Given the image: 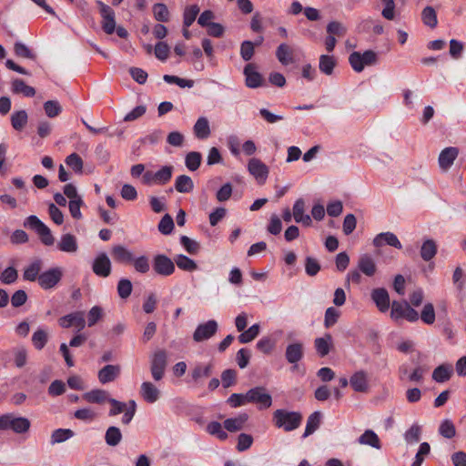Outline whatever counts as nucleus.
<instances>
[{"mask_svg":"<svg viewBox=\"0 0 466 466\" xmlns=\"http://www.w3.org/2000/svg\"><path fill=\"white\" fill-rule=\"evenodd\" d=\"M320 268V264L316 258L312 257H307L305 258V272L308 276H316L319 272Z\"/></svg>","mask_w":466,"mask_h":466,"instance_id":"obj_62","label":"nucleus"},{"mask_svg":"<svg viewBox=\"0 0 466 466\" xmlns=\"http://www.w3.org/2000/svg\"><path fill=\"white\" fill-rule=\"evenodd\" d=\"M256 69L257 66L253 63H248L244 67L246 86L249 88H258L265 84L262 75Z\"/></svg>","mask_w":466,"mask_h":466,"instance_id":"obj_10","label":"nucleus"},{"mask_svg":"<svg viewBox=\"0 0 466 466\" xmlns=\"http://www.w3.org/2000/svg\"><path fill=\"white\" fill-rule=\"evenodd\" d=\"M167 366V354L165 350H156L150 358L152 378L158 381L163 379Z\"/></svg>","mask_w":466,"mask_h":466,"instance_id":"obj_3","label":"nucleus"},{"mask_svg":"<svg viewBox=\"0 0 466 466\" xmlns=\"http://www.w3.org/2000/svg\"><path fill=\"white\" fill-rule=\"evenodd\" d=\"M276 57L283 66H288L294 62L293 49L286 43L280 44L276 49Z\"/></svg>","mask_w":466,"mask_h":466,"instance_id":"obj_26","label":"nucleus"},{"mask_svg":"<svg viewBox=\"0 0 466 466\" xmlns=\"http://www.w3.org/2000/svg\"><path fill=\"white\" fill-rule=\"evenodd\" d=\"M140 395L148 403L156 402L160 397V390L149 381H145L140 386Z\"/></svg>","mask_w":466,"mask_h":466,"instance_id":"obj_18","label":"nucleus"},{"mask_svg":"<svg viewBox=\"0 0 466 466\" xmlns=\"http://www.w3.org/2000/svg\"><path fill=\"white\" fill-rule=\"evenodd\" d=\"M218 329V322L214 319L199 324L193 333V339L196 342L207 340L217 333Z\"/></svg>","mask_w":466,"mask_h":466,"instance_id":"obj_9","label":"nucleus"},{"mask_svg":"<svg viewBox=\"0 0 466 466\" xmlns=\"http://www.w3.org/2000/svg\"><path fill=\"white\" fill-rule=\"evenodd\" d=\"M359 443L362 445H369L377 450L381 448L380 441L372 430H366L364 433L360 436Z\"/></svg>","mask_w":466,"mask_h":466,"instance_id":"obj_34","label":"nucleus"},{"mask_svg":"<svg viewBox=\"0 0 466 466\" xmlns=\"http://www.w3.org/2000/svg\"><path fill=\"white\" fill-rule=\"evenodd\" d=\"M327 33L333 36H343L347 33V27L339 21H331L327 25Z\"/></svg>","mask_w":466,"mask_h":466,"instance_id":"obj_54","label":"nucleus"},{"mask_svg":"<svg viewBox=\"0 0 466 466\" xmlns=\"http://www.w3.org/2000/svg\"><path fill=\"white\" fill-rule=\"evenodd\" d=\"M62 277L63 271L60 268H52L41 273L37 278V282L43 289H50L60 282Z\"/></svg>","mask_w":466,"mask_h":466,"instance_id":"obj_7","label":"nucleus"},{"mask_svg":"<svg viewBox=\"0 0 466 466\" xmlns=\"http://www.w3.org/2000/svg\"><path fill=\"white\" fill-rule=\"evenodd\" d=\"M152 268L157 275L162 277H168L176 270L174 261L164 254H157L153 257Z\"/></svg>","mask_w":466,"mask_h":466,"instance_id":"obj_5","label":"nucleus"},{"mask_svg":"<svg viewBox=\"0 0 466 466\" xmlns=\"http://www.w3.org/2000/svg\"><path fill=\"white\" fill-rule=\"evenodd\" d=\"M202 156L199 152L191 151L185 157V165L189 171H196L200 167Z\"/></svg>","mask_w":466,"mask_h":466,"instance_id":"obj_43","label":"nucleus"},{"mask_svg":"<svg viewBox=\"0 0 466 466\" xmlns=\"http://www.w3.org/2000/svg\"><path fill=\"white\" fill-rule=\"evenodd\" d=\"M303 416L299 411H289L285 409L276 410L272 414V421L275 427L285 431L297 430L302 422Z\"/></svg>","mask_w":466,"mask_h":466,"instance_id":"obj_1","label":"nucleus"},{"mask_svg":"<svg viewBox=\"0 0 466 466\" xmlns=\"http://www.w3.org/2000/svg\"><path fill=\"white\" fill-rule=\"evenodd\" d=\"M173 166H163L160 169L154 173L156 185H166L167 184L173 174Z\"/></svg>","mask_w":466,"mask_h":466,"instance_id":"obj_39","label":"nucleus"},{"mask_svg":"<svg viewBox=\"0 0 466 466\" xmlns=\"http://www.w3.org/2000/svg\"><path fill=\"white\" fill-rule=\"evenodd\" d=\"M453 373V369L451 364H441L436 367L432 372V380L438 383L448 381Z\"/></svg>","mask_w":466,"mask_h":466,"instance_id":"obj_27","label":"nucleus"},{"mask_svg":"<svg viewBox=\"0 0 466 466\" xmlns=\"http://www.w3.org/2000/svg\"><path fill=\"white\" fill-rule=\"evenodd\" d=\"M420 319L427 325H431L435 321V309L432 303H426L420 315Z\"/></svg>","mask_w":466,"mask_h":466,"instance_id":"obj_55","label":"nucleus"},{"mask_svg":"<svg viewBox=\"0 0 466 466\" xmlns=\"http://www.w3.org/2000/svg\"><path fill=\"white\" fill-rule=\"evenodd\" d=\"M359 270L368 277H372L377 271L373 258L369 254H362L358 261Z\"/></svg>","mask_w":466,"mask_h":466,"instance_id":"obj_20","label":"nucleus"},{"mask_svg":"<svg viewBox=\"0 0 466 466\" xmlns=\"http://www.w3.org/2000/svg\"><path fill=\"white\" fill-rule=\"evenodd\" d=\"M153 14L157 21L165 23L169 21V11L163 3H157L153 5Z\"/></svg>","mask_w":466,"mask_h":466,"instance_id":"obj_49","label":"nucleus"},{"mask_svg":"<svg viewBox=\"0 0 466 466\" xmlns=\"http://www.w3.org/2000/svg\"><path fill=\"white\" fill-rule=\"evenodd\" d=\"M194 188V182L187 175H180L176 178L175 189L179 193H189Z\"/></svg>","mask_w":466,"mask_h":466,"instance_id":"obj_37","label":"nucleus"},{"mask_svg":"<svg viewBox=\"0 0 466 466\" xmlns=\"http://www.w3.org/2000/svg\"><path fill=\"white\" fill-rule=\"evenodd\" d=\"M389 245L398 249L402 248V245L397 236L392 232H382L378 234L373 239V245L376 248H380L383 245Z\"/></svg>","mask_w":466,"mask_h":466,"instance_id":"obj_16","label":"nucleus"},{"mask_svg":"<svg viewBox=\"0 0 466 466\" xmlns=\"http://www.w3.org/2000/svg\"><path fill=\"white\" fill-rule=\"evenodd\" d=\"M255 53V44L252 41L245 40L240 45V56L244 61H249Z\"/></svg>","mask_w":466,"mask_h":466,"instance_id":"obj_58","label":"nucleus"},{"mask_svg":"<svg viewBox=\"0 0 466 466\" xmlns=\"http://www.w3.org/2000/svg\"><path fill=\"white\" fill-rule=\"evenodd\" d=\"M47 333L42 329H38L32 336V342L36 350H42L47 343Z\"/></svg>","mask_w":466,"mask_h":466,"instance_id":"obj_57","label":"nucleus"},{"mask_svg":"<svg viewBox=\"0 0 466 466\" xmlns=\"http://www.w3.org/2000/svg\"><path fill=\"white\" fill-rule=\"evenodd\" d=\"M66 164L71 167L76 173L81 174L83 172L84 162L80 156L76 153H72L66 158Z\"/></svg>","mask_w":466,"mask_h":466,"instance_id":"obj_50","label":"nucleus"},{"mask_svg":"<svg viewBox=\"0 0 466 466\" xmlns=\"http://www.w3.org/2000/svg\"><path fill=\"white\" fill-rule=\"evenodd\" d=\"M133 289L132 282L127 279H121L117 283V294L121 299H127Z\"/></svg>","mask_w":466,"mask_h":466,"instance_id":"obj_59","label":"nucleus"},{"mask_svg":"<svg viewBox=\"0 0 466 466\" xmlns=\"http://www.w3.org/2000/svg\"><path fill=\"white\" fill-rule=\"evenodd\" d=\"M14 52L16 56L27 58L31 60L36 59V55L22 42H15L14 45Z\"/></svg>","mask_w":466,"mask_h":466,"instance_id":"obj_48","label":"nucleus"},{"mask_svg":"<svg viewBox=\"0 0 466 466\" xmlns=\"http://www.w3.org/2000/svg\"><path fill=\"white\" fill-rule=\"evenodd\" d=\"M321 421V412L314 411L311 413L307 420L306 429L303 433V438H306L317 431L320 425Z\"/></svg>","mask_w":466,"mask_h":466,"instance_id":"obj_36","label":"nucleus"},{"mask_svg":"<svg viewBox=\"0 0 466 466\" xmlns=\"http://www.w3.org/2000/svg\"><path fill=\"white\" fill-rule=\"evenodd\" d=\"M194 134L198 139H206L210 135V127L208 120L201 116L194 125Z\"/></svg>","mask_w":466,"mask_h":466,"instance_id":"obj_33","label":"nucleus"},{"mask_svg":"<svg viewBox=\"0 0 466 466\" xmlns=\"http://www.w3.org/2000/svg\"><path fill=\"white\" fill-rule=\"evenodd\" d=\"M421 427L413 424L404 434V439L408 443H417L420 440Z\"/></svg>","mask_w":466,"mask_h":466,"instance_id":"obj_60","label":"nucleus"},{"mask_svg":"<svg viewBox=\"0 0 466 466\" xmlns=\"http://www.w3.org/2000/svg\"><path fill=\"white\" fill-rule=\"evenodd\" d=\"M370 297L380 312H386L390 309V299L386 289L377 288L372 289Z\"/></svg>","mask_w":466,"mask_h":466,"instance_id":"obj_13","label":"nucleus"},{"mask_svg":"<svg viewBox=\"0 0 466 466\" xmlns=\"http://www.w3.org/2000/svg\"><path fill=\"white\" fill-rule=\"evenodd\" d=\"M423 23L431 28H435L438 24L437 14L432 6H426L421 12Z\"/></svg>","mask_w":466,"mask_h":466,"instance_id":"obj_45","label":"nucleus"},{"mask_svg":"<svg viewBox=\"0 0 466 466\" xmlns=\"http://www.w3.org/2000/svg\"><path fill=\"white\" fill-rule=\"evenodd\" d=\"M437 253V245L433 239H426L420 248V257L424 261H430Z\"/></svg>","mask_w":466,"mask_h":466,"instance_id":"obj_38","label":"nucleus"},{"mask_svg":"<svg viewBox=\"0 0 466 466\" xmlns=\"http://www.w3.org/2000/svg\"><path fill=\"white\" fill-rule=\"evenodd\" d=\"M83 398L87 402L96 404H102L106 401L108 402V400H110L108 392L100 389H96L86 392L83 395Z\"/></svg>","mask_w":466,"mask_h":466,"instance_id":"obj_29","label":"nucleus"},{"mask_svg":"<svg viewBox=\"0 0 466 466\" xmlns=\"http://www.w3.org/2000/svg\"><path fill=\"white\" fill-rule=\"evenodd\" d=\"M339 318V311L333 307H329L325 311L324 326L329 329L334 326Z\"/></svg>","mask_w":466,"mask_h":466,"instance_id":"obj_63","label":"nucleus"},{"mask_svg":"<svg viewBox=\"0 0 466 466\" xmlns=\"http://www.w3.org/2000/svg\"><path fill=\"white\" fill-rule=\"evenodd\" d=\"M174 263L180 269L188 272L194 271L198 268L197 263L193 259L183 254L177 255L174 259Z\"/></svg>","mask_w":466,"mask_h":466,"instance_id":"obj_40","label":"nucleus"},{"mask_svg":"<svg viewBox=\"0 0 466 466\" xmlns=\"http://www.w3.org/2000/svg\"><path fill=\"white\" fill-rule=\"evenodd\" d=\"M337 61L333 56L321 55L319 56V68L321 73L330 76L332 75Z\"/></svg>","mask_w":466,"mask_h":466,"instance_id":"obj_35","label":"nucleus"},{"mask_svg":"<svg viewBox=\"0 0 466 466\" xmlns=\"http://www.w3.org/2000/svg\"><path fill=\"white\" fill-rule=\"evenodd\" d=\"M350 386L357 392H365L368 390V380L366 372L360 370L355 372L350 380Z\"/></svg>","mask_w":466,"mask_h":466,"instance_id":"obj_28","label":"nucleus"},{"mask_svg":"<svg viewBox=\"0 0 466 466\" xmlns=\"http://www.w3.org/2000/svg\"><path fill=\"white\" fill-rule=\"evenodd\" d=\"M123 435L116 426H109L105 432V441L108 446L116 447L122 441Z\"/></svg>","mask_w":466,"mask_h":466,"instance_id":"obj_32","label":"nucleus"},{"mask_svg":"<svg viewBox=\"0 0 466 466\" xmlns=\"http://www.w3.org/2000/svg\"><path fill=\"white\" fill-rule=\"evenodd\" d=\"M44 110L48 117H56L62 112V106L56 100H47L44 103Z\"/></svg>","mask_w":466,"mask_h":466,"instance_id":"obj_56","label":"nucleus"},{"mask_svg":"<svg viewBox=\"0 0 466 466\" xmlns=\"http://www.w3.org/2000/svg\"><path fill=\"white\" fill-rule=\"evenodd\" d=\"M248 420V415L247 413H240L235 418H228L225 420L223 426L228 431L236 432L244 428Z\"/></svg>","mask_w":466,"mask_h":466,"instance_id":"obj_21","label":"nucleus"},{"mask_svg":"<svg viewBox=\"0 0 466 466\" xmlns=\"http://www.w3.org/2000/svg\"><path fill=\"white\" fill-rule=\"evenodd\" d=\"M304 344L300 341H295L288 344L285 350V359L293 366L291 367L292 370L297 369V363L300 361L304 358Z\"/></svg>","mask_w":466,"mask_h":466,"instance_id":"obj_8","label":"nucleus"},{"mask_svg":"<svg viewBox=\"0 0 466 466\" xmlns=\"http://www.w3.org/2000/svg\"><path fill=\"white\" fill-rule=\"evenodd\" d=\"M237 371L232 369L225 370L221 374L222 386L224 388H229L236 383Z\"/></svg>","mask_w":466,"mask_h":466,"instance_id":"obj_64","label":"nucleus"},{"mask_svg":"<svg viewBox=\"0 0 466 466\" xmlns=\"http://www.w3.org/2000/svg\"><path fill=\"white\" fill-rule=\"evenodd\" d=\"M120 374V367L118 365H106L98 371V380L102 384L114 381Z\"/></svg>","mask_w":466,"mask_h":466,"instance_id":"obj_19","label":"nucleus"},{"mask_svg":"<svg viewBox=\"0 0 466 466\" xmlns=\"http://www.w3.org/2000/svg\"><path fill=\"white\" fill-rule=\"evenodd\" d=\"M459 155V149L454 147H449L441 150L439 155L438 162L442 171H448L453 165Z\"/></svg>","mask_w":466,"mask_h":466,"instance_id":"obj_14","label":"nucleus"},{"mask_svg":"<svg viewBox=\"0 0 466 466\" xmlns=\"http://www.w3.org/2000/svg\"><path fill=\"white\" fill-rule=\"evenodd\" d=\"M260 326L258 324H254L247 330L242 331V333L238 338V341L242 344L248 343L258 336Z\"/></svg>","mask_w":466,"mask_h":466,"instance_id":"obj_46","label":"nucleus"},{"mask_svg":"<svg viewBox=\"0 0 466 466\" xmlns=\"http://www.w3.org/2000/svg\"><path fill=\"white\" fill-rule=\"evenodd\" d=\"M43 262L40 258L32 261L24 270L23 279L27 281H35L40 275Z\"/></svg>","mask_w":466,"mask_h":466,"instance_id":"obj_30","label":"nucleus"},{"mask_svg":"<svg viewBox=\"0 0 466 466\" xmlns=\"http://www.w3.org/2000/svg\"><path fill=\"white\" fill-rule=\"evenodd\" d=\"M248 403L259 405V409H268L272 405V397L264 387H255L245 393Z\"/></svg>","mask_w":466,"mask_h":466,"instance_id":"obj_4","label":"nucleus"},{"mask_svg":"<svg viewBox=\"0 0 466 466\" xmlns=\"http://www.w3.org/2000/svg\"><path fill=\"white\" fill-rule=\"evenodd\" d=\"M249 173L256 177L259 183H264L268 176V167L258 158L249 159L248 164Z\"/></svg>","mask_w":466,"mask_h":466,"instance_id":"obj_11","label":"nucleus"},{"mask_svg":"<svg viewBox=\"0 0 466 466\" xmlns=\"http://www.w3.org/2000/svg\"><path fill=\"white\" fill-rule=\"evenodd\" d=\"M93 272L99 277L106 278L111 273V262L106 253H100L92 265Z\"/></svg>","mask_w":466,"mask_h":466,"instance_id":"obj_12","label":"nucleus"},{"mask_svg":"<svg viewBox=\"0 0 466 466\" xmlns=\"http://www.w3.org/2000/svg\"><path fill=\"white\" fill-rule=\"evenodd\" d=\"M111 254L113 258L118 263L128 264L134 260L133 253L122 245L114 246Z\"/></svg>","mask_w":466,"mask_h":466,"instance_id":"obj_24","label":"nucleus"},{"mask_svg":"<svg viewBox=\"0 0 466 466\" xmlns=\"http://www.w3.org/2000/svg\"><path fill=\"white\" fill-rule=\"evenodd\" d=\"M57 248L66 253H74L78 248L76 238L70 233L62 235L60 241L57 243Z\"/></svg>","mask_w":466,"mask_h":466,"instance_id":"obj_23","label":"nucleus"},{"mask_svg":"<svg viewBox=\"0 0 466 466\" xmlns=\"http://www.w3.org/2000/svg\"><path fill=\"white\" fill-rule=\"evenodd\" d=\"M199 10L200 9L198 5H192L185 8L183 14L184 27H189L194 23L199 13Z\"/></svg>","mask_w":466,"mask_h":466,"instance_id":"obj_44","label":"nucleus"},{"mask_svg":"<svg viewBox=\"0 0 466 466\" xmlns=\"http://www.w3.org/2000/svg\"><path fill=\"white\" fill-rule=\"evenodd\" d=\"M24 226L34 229L44 245L52 246L55 243V238L52 235L50 228L35 215L27 217Z\"/></svg>","mask_w":466,"mask_h":466,"instance_id":"obj_2","label":"nucleus"},{"mask_svg":"<svg viewBox=\"0 0 466 466\" xmlns=\"http://www.w3.org/2000/svg\"><path fill=\"white\" fill-rule=\"evenodd\" d=\"M212 373V364L201 365L198 364L192 370L191 376L195 382H198L201 378H208Z\"/></svg>","mask_w":466,"mask_h":466,"instance_id":"obj_47","label":"nucleus"},{"mask_svg":"<svg viewBox=\"0 0 466 466\" xmlns=\"http://www.w3.org/2000/svg\"><path fill=\"white\" fill-rule=\"evenodd\" d=\"M59 324L61 327L68 329L71 326H76L78 330L85 328L86 321L84 319L83 311H76L59 319Z\"/></svg>","mask_w":466,"mask_h":466,"instance_id":"obj_15","label":"nucleus"},{"mask_svg":"<svg viewBox=\"0 0 466 466\" xmlns=\"http://www.w3.org/2000/svg\"><path fill=\"white\" fill-rule=\"evenodd\" d=\"M96 4L99 8V13L102 17V28L104 32L107 35L113 34L116 29V15L114 10L101 0H96Z\"/></svg>","mask_w":466,"mask_h":466,"instance_id":"obj_6","label":"nucleus"},{"mask_svg":"<svg viewBox=\"0 0 466 466\" xmlns=\"http://www.w3.org/2000/svg\"><path fill=\"white\" fill-rule=\"evenodd\" d=\"M158 230L163 235H169L174 229V221L169 214H166L162 217L158 223Z\"/></svg>","mask_w":466,"mask_h":466,"instance_id":"obj_61","label":"nucleus"},{"mask_svg":"<svg viewBox=\"0 0 466 466\" xmlns=\"http://www.w3.org/2000/svg\"><path fill=\"white\" fill-rule=\"evenodd\" d=\"M305 202L302 198H299L293 205V218L297 223H302L306 227L312 224V219L309 215L304 214Z\"/></svg>","mask_w":466,"mask_h":466,"instance_id":"obj_17","label":"nucleus"},{"mask_svg":"<svg viewBox=\"0 0 466 466\" xmlns=\"http://www.w3.org/2000/svg\"><path fill=\"white\" fill-rule=\"evenodd\" d=\"M11 91L13 94H22L25 97H33L35 95V89L27 86L23 79L15 78L11 82Z\"/></svg>","mask_w":466,"mask_h":466,"instance_id":"obj_22","label":"nucleus"},{"mask_svg":"<svg viewBox=\"0 0 466 466\" xmlns=\"http://www.w3.org/2000/svg\"><path fill=\"white\" fill-rule=\"evenodd\" d=\"M439 433L446 439L453 438L456 435L453 422L449 419L442 420L439 427Z\"/></svg>","mask_w":466,"mask_h":466,"instance_id":"obj_51","label":"nucleus"},{"mask_svg":"<svg viewBox=\"0 0 466 466\" xmlns=\"http://www.w3.org/2000/svg\"><path fill=\"white\" fill-rule=\"evenodd\" d=\"M9 422V429L19 434L28 431L31 426V422L27 418L15 417L13 414Z\"/></svg>","mask_w":466,"mask_h":466,"instance_id":"obj_31","label":"nucleus"},{"mask_svg":"<svg viewBox=\"0 0 466 466\" xmlns=\"http://www.w3.org/2000/svg\"><path fill=\"white\" fill-rule=\"evenodd\" d=\"M28 120V116L25 110H18L11 115V125L15 130H22Z\"/></svg>","mask_w":466,"mask_h":466,"instance_id":"obj_41","label":"nucleus"},{"mask_svg":"<svg viewBox=\"0 0 466 466\" xmlns=\"http://www.w3.org/2000/svg\"><path fill=\"white\" fill-rule=\"evenodd\" d=\"M75 432L70 429H57L51 434V444L62 443L72 438Z\"/></svg>","mask_w":466,"mask_h":466,"instance_id":"obj_42","label":"nucleus"},{"mask_svg":"<svg viewBox=\"0 0 466 466\" xmlns=\"http://www.w3.org/2000/svg\"><path fill=\"white\" fill-rule=\"evenodd\" d=\"M207 431L218 438L220 441H226L228 433L222 429V425L218 421H211L207 426Z\"/></svg>","mask_w":466,"mask_h":466,"instance_id":"obj_53","label":"nucleus"},{"mask_svg":"<svg viewBox=\"0 0 466 466\" xmlns=\"http://www.w3.org/2000/svg\"><path fill=\"white\" fill-rule=\"evenodd\" d=\"M332 336L329 333H326L324 337L315 339L314 347L317 353L320 357L327 356L332 347Z\"/></svg>","mask_w":466,"mask_h":466,"instance_id":"obj_25","label":"nucleus"},{"mask_svg":"<svg viewBox=\"0 0 466 466\" xmlns=\"http://www.w3.org/2000/svg\"><path fill=\"white\" fill-rule=\"evenodd\" d=\"M131 263H133L135 270L138 273L147 274L150 269L149 258L145 255L134 258Z\"/></svg>","mask_w":466,"mask_h":466,"instance_id":"obj_52","label":"nucleus"}]
</instances>
